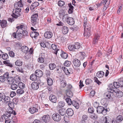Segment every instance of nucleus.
Wrapping results in <instances>:
<instances>
[{
  "label": "nucleus",
  "instance_id": "c9c22d12",
  "mask_svg": "<svg viewBox=\"0 0 123 123\" xmlns=\"http://www.w3.org/2000/svg\"><path fill=\"white\" fill-rule=\"evenodd\" d=\"M113 84H110L109 86V87L107 89L109 92H111V91L112 90H115L117 89L114 88L113 86Z\"/></svg>",
  "mask_w": 123,
  "mask_h": 123
},
{
  "label": "nucleus",
  "instance_id": "774afa93",
  "mask_svg": "<svg viewBox=\"0 0 123 123\" xmlns=\"http://www.w3.org/2000/svg\"><path fill=\"white\" fill-rule=\"evenodd\" d=\"M10 98L9 97L6 96V98H5V101L6 102H10Z\"/></svg>",
  "mask_w": 123,
  "mask_h": 123
},
{
  "label": "nucleus",
  "instance_id": "1a4fd4ad",
  "mask_svg": "<svg viewBox=\"0 0 123 123\" xmlns=\"http://www.w3.org/2000/svg\"><path fill=\"white\" fill-rule=\"evenodd\" d=\"M50 100L52 102L55 103L57 101V97L54 95L53 94L50 95L49 97Z\"/></svg>",
  "mask_w": 123,
  "mask_h": 123
},
{
  "label": "nucleus",
  "instance_id": "a18cd8bd",
  "mask_svg": "<svg viewBox=\"0 0 123 123\" xmlns=\"http://www.w3.org/2000/svg\"><path fill=\"white\" fill-rule=\"evenodd\" d=\"M22 62L19 60H17L15 62V64L16 66H21L22 65Z\"/></svg>",
  "mask_w": 123,
  "mask_h": 123
},
{
  "label": "nucleus",
  "instance_id": "a211bd4d",
  "mask_svg": "<svg viewBox=\"0 0 123 123\" xmlns=\"http://www.w3.org/2000/svg\"><path fill=\"white\" fill-rule=\"evenodd\" d=\"M23 5L22 3V0H20L18 2L15 3L14 5V8H16L17 6L19 7H21L23 6Z\"/></svg>",
  "mask_w": 123,
  "mask_h": 123
},
{
  "label": "nucleus",
  "instance_id": "4c0bfd02",
  "mask_svg": "<svg viewBox=\"0 0 123 123\" xmlns=\"http://www.w3.org/2000/svg\"><path fill=\"white\" fill-rule=\"evenodd\" d=\"M60 85L62 87H65L66 85V81L62 80L60 81Z\"/></svg>",
  "mask_w": 123,
  "mask_h": 123
},
{
  "label": "nucleus",
  "instance_id": "8fccbe9b",
  "mask_svg": "<svg viewBox=\"0 0 123 123\" xmlns=\"http://www.w3.org/2000/svg\"><path fill=\"white\" fill-rule=\"evenodd\" d=\"M75 49H79L81 47V45L78 43H75L74 45Z\"/></svg>",
  "mask_w": 123,
  "mask_h": 123
},
{
  "label": "nucleus",
  "instance_id": "e433bc0d",
  "mask_svg": "<svg viewBox=\"0 0 123 123\" xmlns=\"http://www.w3.org/2000/svg\"><path fill=\"white\" fill-rule=\"evenodd\" d=\"M56 67V66L54 63H50L49 65V68L51 70L54 69Z\"/></svg>",
  "mask_w": 123,
  "mask_h": 123
},
{
  "label": "nucleus",
  "instance_id": "603ef678",
  "mask_svg": "<svg viewBox=\"0 0 123 123\" xmlns=\"http://www.w3.org/2000/svg\"><path fill=\"white\" fill-rule=\"evenodd\" d=\"M17 85L15 84H12L11 86V87L13 90H15L17 89Z\"/></svg>",
  "mask_w": 123,
  "mask_h": 123
},
{
  "label": "nucleus",
  "instance_id": "5fc2aeb1",
  "mask_svg": "<svg viewBox=\"0 0 123 123\" xmlns=\"http://www.w3.org/2000/svg\"><path fill=\"white\" fill-rule=\"evenodd\" d=\"M71 62H70L68 61H66L64 63L65 66L68 67L70 66Z\"/></svg>",
  "mask_w": 123,
  "mask_h": 123
},
{
  "label": "nucleus",
  "instance_id": "13d9d810",
  "mask_svg": "<svg viewBox=\"0 0 123 123\" xmlns=\"http://www.w3.org/2000/svg\"><path fill=\"white\" fill-rule=\"evenodd\" d=\"M2 57L3 59L6 60L8 58V54H3Z\"/></svg>",
  "mask_w": 123,
  "mask_h": 123
},
{
  "label": "nucleus",
  "instance_id": "393cba45",
  "mask_svg": "<svg viewBox=\"0 0 123 123\" xmlns=\"http://www.w3.org/2000/svg\"><path fill=\"white\" fill-rule=\"evenodd\" d=\"M24 26L23 25H21L18 26L16 27V28L18 29V30L16 31V33L17 32L22 33L24 30L22 29Z\"/></svg>",
  "mask_w": 123,
  "mask_h": 123
},
{
  "label": "nucleus",
  "instance_id": "f03ea898",
  "mask_svg": "<svg viewBox=\"0 0 123 123\" xmlns=\"http://www.w3.org/2000/svg\"><path fill=\"white\" fill-rule=\"evenodd\" d=\"M83 26L84 30V35L85 36H86L87 38H88L91 35L90 26L89 25H85Z\"/></svg>",
  "mask_w": 123,
  "mask_h": 123
},
{
  "label": "nucleus",
  "instance_id": "4be33fe9",
  "mask_svg": "<svg viewBox=\"0 0 123 123\" xmlns=\"http://www.w3.org/2000/svg\"><path fill=\"white\" fill-rule=\"evenodd\" d=\"M67 113L68 115L70 116H72L74 114V112L71 108H68L67 110Z\"/></svg>",
  "mask_w": 123,
  "mask_h": 123
},
{
  "label": "nucleus",
  "instance_id": "bf43d9fd",
  "mask_svg": "<svg viewBox=\"0 0 123 123\" xmlns=\"http://www.w3.org/2000/svg\"><path fill=\"white\" fill-rule=\"evenodd\" d=\"M68 14H66L63 16L62 18V19L63 20H65L66 19H67V18H69V17Z\"/></svg>",
  "mask_w": 123,
  "mask_h": 123
},
{
  "label": "nucleus",
  "instance_id": "e2e57ef3",
  "mask_svg": "<svg viewBox=\"0 0 123 123\" xmlns=\"http://www.w3.org/2000/svg\"><path fill=\"white\" fill-rule=\"evenodd\" d=\"M6 80V79L3 76H0V81L1 82H4Z\"/></svg>",
  "mask_w": 123,
  "mask_h": 123
},
{
  "label": "nucleus",
  "instance_id": "79ce46f5",
  "mask_svg": "<svg viewBox=\"0 0 123 123\" xmlns=\"http://www.w3.org/2000/svg\"><path fill=\"white\" fill-rule=\"evenodd\" d=\"M12 112L10 110V111H6L5 113V114L6 118H9V117H10L12 114Z\"/></svg>",
  "mask_w": 123,
  "mask_h": 123
},
{
  "label": "nucleus",
  "instance_id": "aec40b11",
  "mask_svg": "<svg viewBox=\"0 0 123 123\" xmlns=\"http://www.w3.org/2000/svg\"><path fill=\"white\" fill-rule=\"evenodd\" d=\"M50 119L49 116L48 115H44L42 118L43 123H46L48 122Z\"/></svg>",
  "mask_w": 123,
  "mask_h": 123
},
{
  "label": "nucleus",
  "instance_id": "f704fd0d",
  "mask_svg": "<svg viewBox=\"0 0 123 123\" xmlns=\"http://www.w3.org/2000/svg\"><path fill=\"white\" fill-rule=\"evenodd\" d=\"M47 83L49 86L52 85L53 84V80L52 79L50 78H48L47 79Z\"/></svg>",
  "mask_w": 123,
  "mask_h": 123
},
{
  "label": "nucleus",
  "instance_id": "dca6fc26",
  "mask_svg": "<svg viewBox=\"0 0 123 123\" xmlns=\"http://www.w3.org/2000/svg\"><path fill=\"white\" fill-rule=\"evenodd\" d=\"M30 36L32 38H34L35 39L37 38V36L39 35V33L38 32L36 31L32 32L30 34Z\"/></svg>",
  "mask_w": 123,
  "mask_h": 123
},
{
  "label": "nucleus",
  "instance_id": "c756f323",
  "mask_svg": "<svg viewBox=\"0 0 123 123\" xmlns=\"http://www.w3.org/2000/svg\"><path fill=\"white\" fill-rule=\"evenodd\" d=\"M111 92L108 91L104 94V96L105 97H106V98L107 99H110L111 98Z\"/></svg>",
  "mask_w": 123,
  "mask_h": 123
},
{
  "label": "nucleus",
  "instance_id": "b1692460",
  "mask_svg": "<svg viewBox=\"0 0 123 123\" xmlns=\"http://www.w3.org/2000/svg\"><path fill=\"white\" fill-rule=\"evenodd\" d=\"M21 49L22 51L25 53H26L29 50L28 48L26 46H23L22 47Z\"/></svg>",
  "mask_w": 123,
  "mask_h": 123
},
{
  "label": "nucleus",
  "instance_id": "412c9836",
  "mask_svg": "<svg viewBox=\"0 0 123 123\" xmlns=\"http://www.w3.org/2000/svg\"><path fill=\"white\" fill-rule=\"evenodd\" d=\"M58 47L54 44H52L51 45L52 48L55 50L54 53L55 54H57L58 51L59 50V49L58 48Z\"/></svg>",
  "mask_w": 123,
  "mask_h": 123
},
{
  "label": "nucleus",
  "instance_id": "7c9ffc66",
  "mask_svg": "<svg viewBox=\"0 0 123 123\" xmlns=\"http://www.w3.org/2000/svg\"><path fill=\"white\" fill-rule=\"evenodd\" d=\"M104 73L103 71H100L98 72L96 74L98 78L102 77L104 76Z\"/></svg>",
  "mask_w": 123,
  "mask_h": 123
},
{
  "label": "nucleus",
  "instance_id": "0eeeda50",
  "mask_svg": "<svg viewBox=\"0 0 123 123\" xmlns=\"http://www.w3.org/2000/svg\"><path fill=\"white\" fill-rule=\"evenodd\" d=\"M20 12L15 9H13L12 11L13 13L12 15V17L17 18L18 17L20 16Z\"/></svg>",
  "mask_w": 123,
  "mask_h": 123
},
{
  "label": "nucleus",
  "instance_id": "2f4dec72",
  "mask_svg": "<svg viewBox=\"0 0 123 123\" xmlns=\"http://www.w3.org/2000/svg\"><path fill=\"white\" fill-rule=\"evenodd\" d=\"M65 105L64 102L62 101L59 102L58 104L57 107L59 108H61L63 107Z\"/></svg>",
  "mask_w": 123,
  "mask_h": 123
},
{
  "label": "nucleus",
  "instance_id": "7ed1b4c3",
  "mask_svg": "<svg viewBox=\"0 0 123 123\" xmlns=\"http://www.w3.org/2000/svg\"><path fill=\"white\" fill-rule=\"evenodd\" d=\"M38 16L37 13H35L32 15L31 17V22L33 25H35L37 24V20Z\"/></svg>",
  "mask_w": 123,
  "mask_h": 123
},
{
  "label": "nucleus",
  "instance_id": "c85d7f7f",
  "mask_svg": "<svg viewBox=\"0 0 123 123\" xmlns=\"http://www.w3.org/2000/svg\"><path fill=\"white\" fill-rule=\"evenodd\" d=\"M111 118L109 116L105 117L103 119L104 123H110Z\"/></svg>",
  "mask_w": 123,
  "mask_h": 123
},
{
  "label": "nucleus",
  "instance_id": "37998d69",
  "mask_svg": "<svg viewBox=\"0 0 123 123\" xmlns=\"http://www.w3.org/2000/svg\"><path fill=\"white\" fill-rule=\"evenodd\" d=\"M24 92V90L22 88L18 89L17 91L16 92L18 94H21Z\"/></svg>",
  "mask_w": 123,
  "mask_h": 123
},
{
  "label": "nucleus",
  "instance_id": "09e8293b",
  "mask_svg": "<svg viewBox=\"0 0 123 123\" xmlns=\"http://www.w3.org/2000/svg\"><path fill=\"white\" fill-rule=\"evenodd\" d=\"M68 48L69 50L71 51H74L75 50L74 45H69L68 46Z\"/></svg>",
  "mask_w": 123,
  "mask_h": 123
},
{
  "label": "nucleus",
  "instance_id": "680f3d73",
  "mask_svg": "<svg viewBox=\"0 0 123 123\" xmlns=\"http://www.w3.org/2000/svg\"><path fill=\"white\" fill-rule=\"evenodd\" d=\"M85 82L86 84L87 85L89 84L90 83H91L92 81L91 79H87L86 80Z\"/></svg>",
  "mask_w": 123,
  "mask_h": 123
},
{
  "label": "nucleus",
  "instance_id": "69168bd1",
  "mask_svg": "<svg viewBox=\"0 0 123 123\" xmlns=\"http://www.w3.org/2000/svg\"><path fill=\"white\" fill-rule=\"evenodd\" d=\"M32 4L33 5V6H34V7L35 8L39 5V3L38 2H34Z\"/></svg>",
  "mask_w": 123,
  "mask_h": 123
},
{
  "label": "nucleus",
  "instance_id": "cd10ccee",
  "mask_svg": "<svg viewBox=\"0 0 123 123\" xmlns=\"http://www.w3.org/2000/svg\"><path fill=\"white\" fill-rule=\"evenodd\" d=\"M62 31L63 34H66L68 32V29L67 27L64 26L62 29Z\"/></svg>",
  "mask_w": 123,
  "mask_h": 123
},
{
  "label": "nucleus",
  "instance_id": "338daca9",
  "mask_svg": "<svg viewBox=\"0 0 123 123\" xmlns=\"http://www.w3.org/2000/svg\"><path fill=\"white\" fill-rule=\"evenodd\" d=\"M88 111L90 113H92L94 112V110L93 108L92 107H89L88 110Z\"/></svg>",
  "mask_w": 123,
  "mask_h": 123
},
{
  "label": "nucleus",
  "instance_id": "052dcab7",
  "mask_svg": "<svg viewBox=\"0 0 123 123\" xmlns=\"http://www.w3.org/2000/svg\"><path fill=\"white\" fill-rule=\"evenodd\" d=\"M12 122L15 123H16L18 122V120L15 117H13L12 119Z\"/></svg>",
  "mask_w": 123,
  "mask_h": 123
},
{
  "label": "nucleus",
  "instance_id": "6ab92c4d",
  "mask_svg": "<svg viewBox=\"0 0 123 123\" xmlns=\"http://www.w3.org/2000/svg\"><path fill=\"white\" fill-rule=\"evenodd\" d=\"M58 113L61 115L63 116L66 114V111L65 109H60L58 111Z\"/></svg>",
  "mask_w": 123,
  "mask_h": 123
},
{
  "label": "nucleus",
  "instance_id": "f257e3e1",
  "mask_svg": "<svg viewBox=\"0 0 123 123\" xmlns=\"http://www.w3.org/2000/svg\"><path fill=\"white\" fill-rule=\"evenodd\" d=\"M66 94L67 96L64 97V99H65L69 105H70L72 104V102L70 98L68 97H70L72 96V92L69 91L68 90H66Z\"/></svg>",
  "mask_w": 123,
  "mask_h": 123
},
{
  "label": "nucleus",
  "instance_id": "49530a36",
  "mask_svg": "<svg viewBox=\"0 0 123 123\" xmlns=\"http://www.w3.org/2000/svg\"><path fill=\"white\" fill-rule=\"evenodd\" d=\"M82 123H85V121L87 120L88 117L86 115H84L82 116Z\"/></svg>",
  "mask_w": 123,
  "mask_h": 123
},
{
  "label": "nucleus",
  "instance_id": "f3484780",
  "mask_svg": "<svg viewBox=\"0 0 123 123\" xmlns=\"http://www.w3.org/2000/svg\"><path fill=\"white\" fill-rule=\"evenodd\" d=\"M38 109L35 107H32L29 109V111L31 114H34L38 111Z\"/></svg>",
  "mask_w": 123,
  "mask_h": 123
},
{
  "label": "nucleus",
  "instance_id": "4d7b16f0",
  "mask_svg": "<svg viewBox=\"0 0 123 123\" xmlns=\"http://www.w3.org/2000/svg\"><path fill=\"white\" fill-rule=\"evenodd\" d=\"M38 61L39 62L43 63L44 61V59L42 57H39L38 59Z\"/></svg>",
  "mask_w": 123,
  "mask_h": 123
},
{
  "label": "nucleus",
  "instance_id": "5701e85b",
  "mask_svg": "<svg viewBox=\"0 0 123 123\" xmlns=\"http://www.w3.org/2000/svg\"><path fill=\"white\" fill-rule=\"evenodd\" d=\"M38 77L36 75V74H32L30 77V79L31 80L34 81L36 80Z\"/></svg>",
  "mask_w": 123,
  "mask_h": 123
},
{
  "label": "nucleus",
  "instance_id": "864d4df0",
  "mask_svg": "<svg viewBox=\"0 0 123 123\" xmlns=\"http://www.w3.org/2000/svg\"><path fill=\"white\" fill-rule=\"evenodd\" d=\"M65 4L64 2L61 1L60 0L59 1L58 3V5L60 6H63Z\"/></svg>",
  "mask_w": 123,
  "mask_h": 123
},
{
  "label": "nucleus",
  "instance_id": "4468645a",
  "mask_svg": "<svg viewBox=\"0 0 123 123\" xmlns=\"http://www.w3.org/2000/svg\"><path fill=\"white\" fill-rule=\"evenodd\" d=\"M99 37L100 36L99 34H97L95 35L93 42V44L95 45L97 43Z\"/></svg>",
  "mask_w": 123,
  "mask_h": 123
},
{
  "label": "nucleus",
  "instance_id": "9d476101",
  "mask_svg": "<svg viewBox=\"0 0 123 123\" xmlns=\"http://www.w3.org/2000/svg\"><path fill=\"white\" fill-rule=\"evenodd\" d=\"M73 62L74 66L77 67H79L81 64L80 61L77 59H74Z\"/></svg>",
  "mask_w": 123,
  "mask_h": 123
},
{
  "label": "nucleus",
  "instance_id": "ea45409f",
  "mask_svg": "<svg viewBox=\"0 0 123 123\" xmlns=\"http://www.w3.org/2000/svg\"><path fill=\"white\" fill-rule=\"evenodd\" d=\"M62 69L66 75H68L70 73V72H68V70L66 68L62 67Z\"/></svg>",
  "mask_w": 123,
  "mask_h": 123
},
{
  "label": "nucleus",
  "instance_id": "58836bf2",
  "mask_svg": "<svg viewBox=\"0 0 123 123\" xmlns=\"http://www.w3.org/2000/svg\"><path fill=\"white\" fill-rule=\"evenodd\" d=\"M3 63L4 64H5L7 66H9L11 67H13V65L12 63H10L8 61H5L3 62Z\"/></svg>",
  "mask_w": 123,
  "mask_h": 123
},
{
  "label": "nucleus",
  "instance_id": "a878e982",
  "mask_svg": "<svg viewBox=\"0 0 123 123\" xmlns=\"http://www.w3.org/2000/svg\"><path fill=\"white\" fill-rule=\"evenodd\" d=\"M107 0H103L101 2V3H98L97 5L98 7H99L100 6H104L106 5V3Z\"/></svg>",
  "mask_w": 123,
  "mask_h": 123
},
{
  "label": "nucleus",
  "instance_id": "3c124183",
  "mask_svg": "<svg viewBox=\"0 0 123 123\" xmlns=\"http://www.w3.org/2000/svg\"><path fill=\"white\" fill-rule=\"evenodd\" d=\"M61 56L63 58L65 59L68 57V55L65 52H62V54L61 55Z\"/></svg>",
  "mask_w": 123,
  "mask_h": 123
},
{
  "label": "nucleus",
  "instance_id": "c03bdc74",
  "mask_svg": "<svg viewBox=\"0 0 123 123\" xmlns=\"http://www.w3.org/2000/svg\"><path fill=\"white\" fill-rule=\"evenodd\" d=\"M123 120L122 117L121 115H119L117 118L116 121L118 123L121 121Z\"/></svg>",
  "mask_w": 123,
  "mask_h": 123
},
{
  "label": "nucleus",
  "instance_id": "a19ab883",
  "mask_svg": "<svg viewBox=\"0 0 123 123\" xmlns=\"http://www.w3.org/2000/svg\"><path fill=\"white\" fill-rule=\"evenodd\" d=\"M72 104L76 109H78L79 108V105L78 103H77L75 101H73Z\"/></svg>",
  "mask_w": 123,
  "mask_h": 123
},
{
  "label": "nucleus",
  "instance_id": "39448f33",
  "mask_svg": "<svg viewBox=\"0 0 123 123\" xmlns=\"http://www.w3.org/2000/svg\"><path fill=\"white\" fill-rule=\"evenodd\" d=\"M111 93H113L114 94L116 95L117 96L119 97H122L123 95V93L122 91L117 89L115 90H111Z\"/></svg>",
  "mask_w": 123,
  "mask_h": 123
},
{
  "label": "nucleus",
  "instance_id": "ddd939ff",
  "mask_svg": "<svg viewBox=\"0 0 123 123\" xmlns=\"http://www.w3.org/2000/svg\"><path fill=\"white\" fill-rule=\"evenodd\" d=\"M32 89L34 90H37L39 88V85L37 82H32L31 85Z\"/></svg>",
  "mask_w": 123,
  "mask_h": 123
},
{
  "label": "nucleus",
  "instance_id": "473e14b6",
  "mask_svg": "<svg viewBox=\"0 0 123 123\" xmlns=\"http://www.w3.org/2000/svg\"><path fill=\"white\" fill-rule=\"evenodd\" d=\"M7 22L6 21L3 20L1 21V25L2 28H4L7 25Z\"/></svg>",
  "mask_w": 123,
  "mask_h": 123
},
{
  "label": "nucleus",
  "instance_id": "2eb2a0df",
  "mask_svg": "<svg viewBox=\"0 0 123 123\" xmlns=\"http://www.w3.org/2000/svg\"><path fill=\"white\" fill-rule=\"evenodd\" d=\"M37 76L38 77H41L43 75V73L42 71L39 69H37L36 70L35 72Z\"/></svg>",
  "mask_w": 123,
  "mask_h": 123
},
{
  "label": "nucleus",
  "instance_id": "423d86ee",
  "mask_svg": "<svg viewBox=\"0 0 123 123\" xmlns=\"http://www.w3.org/2000/svg\"><path fill=\"white\" fill-rule=\"evenodd\" d=\"M52 117L54 121L57 122L60 121L61 119V116L57 113L53 114L52 115Z\"/></svg>",
  "mask_w": 123,
  "mask_h": 123
},
{
  "label": "nucleus",
  "instance_id": "de8ad7c7",
  "mask_svg": "<svg viewBox=\"0 0 123 123\" xmlns=\"http://www.w3.org/2000/svg\"><path fill=\"white\" fill-rule=\"evenodd\" d=\"M18 86L20 88H23L25 87V85L22 82H20L18 84Z\"/></svg>",
  "mask_w": 123,
  "mask_h": 123
},
{
  "label": "nucleus",
  "instance_id": "20e7f679",
  "mask_svg": "<svg viewBox=\"0 0 123 123\" xmlns=\"http://www.w3.org/2000/svg\"><path fill=\"white\" fill-rule=\"evenodd\" d=\"M96 109L97 112L98 114L102 113L103 112L105 113L108 111L107 108H106V107L104 108L101 106H99Z\"/></svg>",
  "mask_w": 123,
  "mask_h": 123
},
{
  "label": "nucleus",
  "instance_id": "72a5a7b5",
  "mask_svg": "<svg viewBox=\"0 0 123 123\" xmlns=\"http://www.w3.org/2000/svg\"><path fill=\"white\" fill-rule=\"evenodd\" d=\"M68 6L69 8L68 12L69 13H71L73 12L74 7L72 5L71 3L68 4Z\"/></svg>",
  "mask_w": 123,
  "mask_h": 123
},
{
  "label": "nucleus",
  "instance_id": "6e6552de",
  "mask_svg": "<svg viewBox=\"0 0 123 123\" xmlns=\"http://www.w3.org/2000/svg\"><path fill=\"white\" fill-rule=\"evenodd\" d=\"M113 85L115 88H118L120 87H123V81H121L120 83L114 82Z\"/></svg>",
  "mask_w": 123,
  "mask_h": 123
},
{
  "label": "nucleus",
  "instance_id": "bb28decb",
  "mask_svg": "<svg viewBox=\"0 0 123 123\" xmlns=\"http://www.w3.org/2000/svg\"><path fill=\"white\" fill-rule=\"evenodd\" d=\"M7 81L9 84H12L14 82V79L12 77H9L7 78Z\"/></svg>",
  "mask_w": 123,
  "mask_h": 123
},
{
  "label": "nucleus",
  "instance_id": "6e6d98bb",
  "mask_svg": "<svg viewBox=\"0 0 123 123\" xmlns=\"http://www.w3.org/2000/svg\"><path fill=\"white\" fill-rule=\"evenodd\" d=\"M94 80L95 82H96L98 85L100 84L101 83L98 80V79L96 77H94Z\"/></svg>",
  "mask_w": 123,
  "mask_h": 123
},
{
  "label": "nucleus",
  "instance_id": "0e129e2a",
  "mask_svg": "<svg viewBox=\"0 0 123 123\" xmlns=\"http://www.w3.org/2000/svg\"><path fill=\"white\" fill-rule=\"evenodd\" d=\"M9 74L8 72H6L3 75L4 77L5 78V79L8 78L9 76Z\"/></svg>",
  "mask_w": 123,
  "mask_h": 123
},
{
  "label": "nucleus",
  "instance_id": "f8f14e48",
  "mask_svg": "<svg viewBox=\"0 0 123 123\" xmlns=\"http://www.w3.org/2000/svg\"><path fill=\"white\" fill-rule=\"evenodd\" d=\"M67 21L68 24L70 25H72L74 23V19L72 17H69V18H67Z\"/></svg>",
  "mask_w": 123,
  "mask_h": 123
},
{
  "label": "nucleus",
  "instance_id": "9b49d317",
  "mask_svg": "<svg viewBox=\"0 0 123 123\" xmlns=\"http://www.w3.org/2000/svg\"><path fill=\"white\" fill-rule=\"evenodd\" d=\"M44 36L46 38L49 39L52 37V34L50 31H46L44 33Z\"/></svg>",
  "mask_w": 123,
  "mask_h": 123
}]
</instances>
